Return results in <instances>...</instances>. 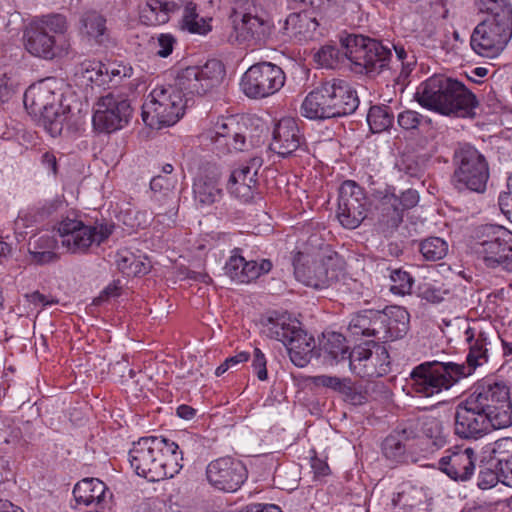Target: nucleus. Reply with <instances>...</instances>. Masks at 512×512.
Wrapping results in <instances>:
<instances>
[{
  "label": "nucleus",
  "mask_w": 512,
  "mask_h": 512,
  "mask_svg": "<svg viewBox=\"0 0 512 512\" xmlns=\"http://www.w3.org/2000/svg\"><path fill=\"white\" fill-rule=\"evenodd\" d=\"M183 452L174 441L157 436L133 442L129 462L137 475L156 482L172 478L183 467Z\"/></svg>",
  "instance_id": "obj_1"
},
{
  "label": "nucleus",
  "mask_w": 512,
  "mask_h": 512,
  "mask_svg": "<svg viewBox=\"0 0 512 512\" xmlns=\"http://www.w3.org/2000/svg\"><path fill=\"white\" fill-rule=\"evenodd\" d=\"M418 104L441 115H469L476 98L464 84L444 75H433L421 82L414 95Z\"/></svg>",
  "instance_id": "obj_2"
},
{
  "label": "nucleus",
  "mask_w": 512,
  "mask_h": 512,
  "mask_svg": "<svg viewBox=\"0 0 512 512\" xmlns=\"http://www.w3.org/2000/svg\"><path fill=\"white\" fill-rule=\"evenodd\" d=\"M68 24L61 14H50L33 20L23 32V45L32 56L52 60L68 52Z\"/></svg>",
  "instance_id": "obj_3"
},
{
  "label": "nucleus",
  "mask_w": 512,
  "mask_h": 512,
  "mask_svg": "<svg viewBox=\"0 0 512 512\" xmlns=\"http://www.w3.org/2000/svg\"><path fill=\"white\" fill-rule=\"evenodd\" d=\"M60 96L55 78L34 83L24 93L25 108L39 117L41 125L52 137L61 134L69 118V110L60 104Z\"/></svg>",
  "instance_id": "obj_4"
},
{
  "label": "nucleus",
  "mask_w": 512,
  "mask_h": 512,
  "mask_svg": "<svg viewBox=\"0 0 512 512\" xmlns=\"http://www.w3.org/2000/svg\"><path fill=\"white\" fill-rule=\"evenodd\" d=\"M293 266L299 282L315 289H323L338 280L343 270V261L328 247H306L295 254Z\"/></svg>",
  "instance_id": "obj_5"
},
{
  "label": "nucleus",
  "mask_w": 512,
  "mask_h": 512,
  "mask_svg": "<svg viewBox=\"0 0 512 512\" xmlns=\"http://www.w3.org/2000/svg\"><path fill=\"white\" fill-rule=\"evenodd\" d=\"M184 90L175 85L156 84L142 104L141 117L150 128L172 126L184 115Z\"/></svg>",
  "instance_id": "obj_6"
},
{
  "label": "nucleus",
  "mask_w": 512,
  "mask_h": 512,
  "mask_svg": "<svg viewBox=\"0 0 512 512\" xmlns=\"http://www.w3.org/2000/svg\"><path fill=\"white\" fill-rule=\"evenodd\" d=\"M263 333L287 348L291 361L298 367L306 366L315 348L313 337L300 326V322L287 314H276L267 318Z\"/></svg>",
  "instance_id": "obj_7"
},
{
  "label": "nucleus",
  "mask_w": 512,
  "mask_h": 512,
  "mask_svg": "<svg viewBox=\"0 0 512 512\" xmlns=\"http://www.w3.org/2000/svg\"><path fill=\"white\" fill-rule=\"evenodd\" d=\"M469 398L494 421V430L512 425L510 388L505 381L483 378L474 385Z\"/></svg>",
  "instance_id": "obj_8"
},
{
  "label": "nucleus",
  "mask_w": 512,
  "mask_h": 512,
  "mask_svg": "<svg viewBox=\"0 0 512 512\" xmlns=\"http://www.w3.org/2000/svg\"><path fill=\"white\" fill-rule=\"evenodd\" d=\"M473 249L487 267L512 271V234L504 227H480Z\"/></svg>",
  "instance_id": "obj_9"
},
{
  "label": "nucleus",
  "mask_w": 512,
  "mask_h": 512,
  "mask_svg": "<svg viewBox=\"0 0 512 512\" xmlns=\"http://www.w3.org/2000/svg\"><path fill=\"white\" fill-rule=\"evenodd\" d=\"M455 363L425 362L415 367L410 375V392L419 397H432L450 389L461 377Z\"/></svg>",
  "instance_id": "obj_10"
},
{
  "label": "nucleus",
  "mask_w": 512,
  "mask_h": 512,
  "mask_svg": "<svg viewBox=\"0 0 512 512\" xmlns=\"http://www.w3.org/2000/svg\"><path fill=\"white\" fill-rule=\"evenodd\" d=\"M341 47L345 50V57L366 72L382 70L392 57L389 44L362 35H347L341 39Z\"/></svg>",
  "instance_id": "obj_11"
},
{
  "label": "nucleus",
  "mask_w": 512,
  "mask_h": 512,
  "mask_svg": "<svg viewBox=\"0 0 512 512\" xmlns=\"http://www.w3.org/2000/svg\"><path fill=\"white\" fill-rule=\"evenodd\" d=\"M61 243L72 253L85 252L89 247L99 246L112 233L107 225H85L76 217H65L55 227Z\"/></svg>",
  "instance_id": "obj_12"
},
{
  "label": "nucleus",
  "mask_w": 512,
  "mask_h": 512,
  "mask_svg": "<svg viewBox=\"0 0 512 512\" xmlns=\"http://www.w3.org/2000/svg\"><path fill=\"white\" fill-rule=\"evenodd\" d=\"M457 168L453 180L458 189H468L481 193L489 178V168L485 157L474 147L465 145L455 154Z\"/></svg>",
  "instance_id": "obj_13"
},
{
  "label": "nucleus",
  "mask_w": 512,
  "mask_h": 512,
  "mask_svg": "<svg viewBox=\"0 0 512 512\" xmlns=\"http://www.w3.org/2000/svg\"><path fill=\"white\" fill-rule=\"evenodd\" d=\"M285 83L283 70L270 62L252 65L240 82L243 93L252 99H261L278 92Z\"/></svg>",
  "instance_id": "obj_14"
},
{
  "label": "nucleus",
  "mask_w": 512,
  "mask_h": 512,
  "mask_svg": "<svg viewBox=\"0 0 512 512\" xmlns=\"http://www.w3.org/2000/svg\"><path fill=\"white\" fill-rule=\"evenodd\" d=\"M511 37V23L483 20L474 28L470 45L479 56L495 58L504 50Z\"/></svg>",
  "instance_id": "obj_15"
},
{
  "label": "nucleus",
  "mask_w": 512,
  "mask_h": 512,
  "mask_svg": "<svg viewBox=\"0 0 512 512\" xmlns=\"http://www.w3.org/2000/svg\"><path fill=\"white\" fill-rule=\"evenodd\" d=\"M348 359L351 372L361 378L380 377L389 371V354L384 346L375 342L354 347Z\"/></svg>",
  "instance_id": "obj_16"
},
{
  "label": "nucleus",
  "mask_w": 512,
  "mask_h": 512,
  "mask_svg": "<svg viewBox=\"0 0 512 512\" xmlns=\"http://www.w3.org/2000/svg\"><path fill=\"white\" fill-rule=\"evenodd\" d=\"M224 66L216 59L203 66L188 67L177 77V85L187 95H204L220 85L224 77Z\"/></svg>",
  "instance_id": "obj_17"
},
{
  "label": "nucleus",
  "mask_w": 512,
  "mask_h": 512,
  "mask_svg": "<svg viewBox=\"0 0 512 512\" xmlns=\"http://www.w3.org/2000/svg\"><path fill=\"white\" fill-rule=\"evenodd\" d=\"M132 108L126 99L108 94L94 107L93 127L101 133H112L124 128L131 118Z\"/></svg>",
  "instance_id": "obj_18"
},
{
  "label": "nucleus",
  "mask_w": 512,
  "mask_h": 512,
  "mask_svg": "<svg viewBox=\"0 0 512 512\" xmlns=\"http://www.w3.org/2000/svg\"><path fill=\"white\" fill-rule=\"evenodd\" d=\"M204 135L220 154L242 152L249 147L243 127L232 117L217 118Z\"/></svg>",
  "instance_id": "obj_19"
},
{
  "label": "nucleus",
  "mask_w": 512,
  "mask_h": 512,
  "mask_svg": "<svg viewBox=\"0 0 512 512\" xmlns=\"http://www.w3.org/2000/svg\"><path fill=\"white\" fill-rule=\"evenodd\" d=\"M206 477L209 484L215 489L233 493L245 483L248 472L240 460L232 457H221L208 464Z\"/></svg>",
  "instance_id": "obj_20"
},
{
  "label": "nucleus",
  "mask_w": 512,
  "mask_h": 512,
  "mask_svg": "<svg viewBox=\"0 0 512 512\" xmlns=\"http://www.w3.org/2000/svg\"><path fill=\"white\" fill-rule=\"evenodd\" d=\"M494 429V421L469 396L455 412V433L461 438L477 439Z\"/></svg>",
  "instance_id": "obj_21"
},
{
  "label": "nucleus",
  "mask_w": 512,
  "mask_h": 512,
  "mask_svg": "<svg viewBox=\"0 0 512 512\" xmlns=\"http://www.w3.org/2000/svg\"><path fill=\"white\" fill-rule=\"evenodd\" d=\"M175 180L169 176L157 175L152 178L150 188L152 199L156 203L155 223L162 227H171L178 213V205L174 195Z\"/></svg>",
  "instance_id": "obj_22"
},
{
  "label": "nucleus",
  "mask_w": 512,
  "mask_h": 512,
  "mask_svg": "<svg viewBox=\"0 0 512 512\" xmlns=\"http://www.w3.org/2000/svg\"><path fill=\"white\" fill-rule=\"evenodd\" d=\"M272 263L268 259L246 260L241 255L240 249H234L229 256L225 266V274L235 283L247 284L272 269Z\"/></svg>",
  "instance_id": "obj_23"
},
{
  "label": "nucleus",
  "mask_w": 512,
  "mask_h": 512,
  "mask_svg": "<svg viewBox=\"0 0 512 512\" xmlns=\"http://www.w3.org/2000/svg\"><path fill=\"white\" fill-rule=\"evenodd\" d=\"M233 29L238 43L261 46L270 38L273 24L269 20L246 13L239 20L233 21Z\"/></svg>",
  "instance_id": "obj_24"
},
{
  "label": "nucleus",
  "mask_w": 512,
  "mask_h": 512,
  "mask_svg": "<svg viewBox=\"0 0 512 512\" xmlns=\"http://www.w3.org/2000/svg\"><path fill=\"white\" fill-rule=\"evenodd\" d=\"M476 453L470 448L456 446L445 451L438 462L439 469L451 479L465 481L475 470Z\"/></svg>",
  "instance_id": "obj_25"
},
{
  "label": "nucleus",
  "mask_w": 512,
  "mask_h": 512,
  "mask_svg": "<svg viewBox=\"0 0 512 512\" xmlns=\"http://www.w3.org/2000/svg\"><path fill=\"white\" fill-rule=\"evenodd\" d=\"M466 342L469 346L467 354V365L456 364L461 377L470 376L477 367L488 362V345L490 344L488 334L477 326H469L465 331Z\"/></svg>",
  "instance_id": "obj_26"
},
{
  "label": "nucleus",
  "mask_w": 512,
  "mask_h": 512,
  "mask_svg": "<svg viewBox=\"0 0 512 512\" xmlns=\"http://www.w3.org/2000/svg\"><path fill=\"white\" fill-rule=\"evenodd\" d=\"M304 144V136L298 122L292 117L281 118L275 125L270 149L279 156L286 157Z\"/></svg>",
  "instance_id": "obj_27"
},
{
  "label": "nucleus",
  "mask_w": 512,
  "mask_h": 512,
  "mask_svg": "<svg viewBox=\"0 0 512 512\" xmlns=\"http://www.w3.org/2000/svg\"><path fill=\"white\" fill-rule=\"evenodd\" d=\"M329 95V102L332 105L335 117H341L353 113L358 105L359 99L356 91L351 85L342 79H332L324 82Z\"/></svg>",
  "instance_id": "obj_28"
},
{
  "label": "nucleus",
  "mask_w": 512,
  "mask_h": 512,
  "mask_svg": "<svg viewBox=\"0 0 512 512\" xmlns=\"http://www.w3.org/2000/svg\"><path fill=\"white\" fill-rule=\"evenodd\" d=\"M259 161L253 159L249 164L235 169L228 180L227 189L231 196L247 202L253 198L257 183Z\"/></svg>",
  "instance_id": "obj_29"
},
{
  "label": "nucleus",
  "mask_w": 512,
  "mask_h": 512,
  "mask_svg": "<svg viewBox=\"0 0 512 512\" xmlns=\"http://www.w3.org/2000/svg\"><path fill=\"white\" fill-rule=\"evenodd\" d=\"M73 495L78 504L85 506H111L113 494L106 484L98 478H85L79 481Z\"/></svg>",
  "instance_id": "obj_30"
},
{
  "label": "nucleus",
  "mask_w": 512,
  "mask_h": 512,
  "mask_svg": "<svg viewBox=\"0 0 512 512\" xmlns=\"http://www.w3.org/2000/svg\"><path fill=\"white\" fill-rule=\"evenodd\" d=\"M61 202L57 199L39 203L37 206L21 210L14 221V233L19 239H25L29 233L28 229L34 230L36 225L46 217L54 213Z\"/></svg>",
  "instance_id": "obj_31"
},
{
  "label": "nucleus",
  "mask_w": 512,
  "mask_h": 512,
  "mask_svg": "<svg viewBox=\"0 0 512 512\" xmlns=\"http://www.w3.org/2000/svg\"><path fill=\"white\" fill-rule=\"evenodd\" d=\"M419 202L418 192L414 189H408L401 195L387 194L381 201L383 215L386 216L387 223L391 226H397L403 218V212L411 209Z\"/></svg>",
  "instance_id": "obj_32"
},
{
  "label": "nucleus",
  "mask_w": 512,
  "mask_h": 512,
  "mask_svg": "<svg viewBox=\"0 0 512 512\" xmlns=\"http://www.w3.org/2000/svg\"><path fill=\"white\" fill-rule=\"evenodd\" d=\"M491 453L496 469V474H490L491 484L500 480L504 485L512 487V438L495 441Z\"/></svg>",
  "instance_id": "obj_33"
},
{
  "label": "nucleus",
  "mask_w": 512,
  "mask_h": 512,
  "mask_svg": "<svg viewBox=\"0 0 512 512\" xmlns=\"http://www.w3.org/2000/svg\"><path fill=\"white\" fill-rule=\"evenodd\" d=\"M328 98L329 95L323 83L305 97L301 105L302 115L311 120L334 118L335 112H333Z\"/></svg>",
  "instance_id": "obj_34"
},
{
  "label": "nucleus",
  "mask_w": 512,
  "mask_h": 512,
  "mask_svg": "<svg viewBox=\"0 0 512 512\" xmlns=\"http://www.w3.org/2000/svg\"><path fill=\"white\" fill-rule=\"evenodd\" d=\"M392 503L403 512H427L429 507L426 491L410 484L400 487L392 498Z\"/></svg>",
  "instance_id": "obj_35"
},
{
  "label": "nucleus",
  "mask_w": 512,
  "mask_h": 512,
  "mask_svg": "<svg viewBox=\"0 0 512 512\" xmlns=\"http://www.w3.org/2000/svg\"><path fill=\"white\" fill-rule=\"evenodd\" d=\"M318 23L307 11L300 10L288 15L284 22L285 34L299 41L307 40L313 36Z\"/></svg>",
  "instance_id": "obj_36"
},
{
  "label": "nucleus",
  "mask_w": 512,
  "mask_h": 512,
  "mask_svg": "<svg viewBox=\"0 0 512 512\" xmlns=\"http://www.w3.org/2000/svg\"><path fill=\"white\" fill-rule=\"evenodd\" d=\"M172 11L171 0H146L139 6V20L146 26L165 24Z\"/></svg>",
  "instance_id": "obj_37"
},
{
  "label": "nucleus",
  "mask_w": 512,
  "mask_h": 512,
  "mask_svg": "<svg viewBox=\"0 0 512 512\" xmlns=\"http://www.w3.org/2000/svg\"><path fill=\"white\" fill-rule=\"evenodd\" d=\"M212 17L201 16L196 4L189 2L183 10L179 20V28L191 34L207 35L212 30Z\"/></svg>",
  "instance_id": "obj_38"
},
{
  "label": "nucleus",
  "mask_w": 512,
  "mask_h": 512,
  "mask_svg": "<svg viewBox=\"0 0 512 512\" xmlns=\"http://www.w3.org/2000/svg\"><path fill=\"white\" fill-rule=\"evenodd\" d=\"M57 240L50 234H43L29 243V254L32 262L36 264H48L58 259L56 253Z\"/></svg>",
  "instance_id": "obj_39"
},
{
  "label": "nucleus",
  "mask_w": 512,
  "mask_h": 512,
  "mask_svg": "<svg viewBox=\"0 0 512 512\" xmlns=\"http://www.w3.org/2000/svg\"><path fill=\"white\" fill-rule=\"evenodd\" d=\"M387 324V330L390 339L403 337L409 329L410 315L408 311L401 306H389L382 311V315Z\"/></svg>",
  "instance_id": "obj_40"
},
{
  "label": "nucleus",
  "mask_w": 512,
  "mask_h": 512,
  "mask_svg": "<svg viewBox=\"0 0 512 512\" xmlns=\"http://www.w3.org/2000/svg\"><path fill=\"white\" fill-rule=\"evenodd\" d=\"M118 269L127 276L144 275L150 270V262L143 255H136L128 249L120 250L116 255Z\"/></svg>",
  "instance_id": "obj_41"
},
{
  "label": "nucleus",
  "mask_w": 512,
  "mask_h": 512,
  "mask_svg": "<svg viewBox=\"0 0 512 512\" xmlns=\"http://www.w3.org/2000/svg\"><path fill=\"white\" fill-rule=\"evenodd\" d=\"M321 350L324 359L330 365L337 364L348 358L347 354H349L345 337L336 332L324 335V342L322 343Z\"/></svg>",
  "instance_id": "obj_42"
},
{
  "label": "nucleus",
  "mask_w": 512,
  "mask_h": 512,
  "mask_svg": "<svg viewBox=\"0 0 512 512\" xmlns=\"http://www.w3.org/2000/svg\"><path fill=\"white\" fill-rule=\"evenodd\" d=\"M428 274V276H423L419 279L417 294L428 302L439 303L444 299L447 291L443 288L440 281L434 279V276H438L437 270L432 269L428 271Z\"/></svg>",
  "instance_id": "obj_43"
},
{
  "label": "nucleus",
  "mask_w": 512,
  "mask_h": 512,
  "mask_svg": "<svg viewBox=\"0 0 512 512\" xmlns=\"http://www.w3.org/2000/svg\"><path fill=\"white\" fill-rule=\"evenodd\" d=\"M476 4L481 13L488 15L485 20L512 24V7L508 0H477Z\"/></svg>",
  "instance_id": "obj_44"
},
{
  "label": "nucleus",
  "mask_w": 512,
  "mask_h": 512,
  "mask_svg": "<svg viewBox=\"0 0 512 512\" xmlns=\"http://www.w3.org/2000/svg\"><path fill=\"white\" fill-rule=\"evenodd\" d=\"M81 22V33L89 40L101 44L107 39L106 20L102 15L97 12H88Z\"/></svg>",
  "instance_id": "obj_45"
},
{
  "label": "nucleus",
  "mask_w": 512,
  "mask_h": 512,
  "mask_svg": "<svg viewBox=\"0 0 512 512\" xmlns=\"http://www.w3.org/2000/svg\"><path fill=\"white\" fill-rule=\"evenodd\" d=\"M365 203L338 206L337 218L348 229L357 228L366 217Z\"/></svg>",
  "instance_id": "obj_46"
},
{
  "label": "nucleus",
  "mask_w": 512,
  "mask_h": 512,
  "mask_svg": "<svg viewBox=\"0 0 512 512\" xmlns=\"http://www.w3.org/2000/svg\"><path fill=\"white\" fill-rule=\"evenodd\" d=\"M196 200L201 204L210 205L220 196L221 188L216 179L199 178L193 185Z\"/></svg>",
  "instance_id": "obj_47"
},
{
  "label": "nucleus",
  "mask_w": 512,
  "mask_h": 512,
  "mask_svg": "<svg viewBox=\"0 0 512 512\" xmlns=\"http://www.w3.org/2000/svg\"><path fill=\"white\" fill-rule=\"evenodd\" d=\"M80 74L83 79L96 86L107 85V70H105V63L95 60H85L80 65Z\"/></svg>",
  "instance_id": "obj_48"
},
{
  "label": "nucleus",
  "mask_w": 512,
  "mask_h": 512,
  "mask_svg": "<svg viewBox=\"0 0 512 512\" xmlns=\"http://www.w3.org/2000/svg\"><path fill=\"white\" fill-rule=\"evenodd\" d=\"M420 252L427 261H438L448 253V243L440 237H430L420 243Z\"/></svg>",
  "instance_id": "obj_49"
},
{
  "label": "nucleus",
  "mask_w": 512,
  "mask_h": 512,
  "mask_svg": "<svg viewBox=\"0 0 512 512\" xmlns=\"http://www.w3.org/2000/svg\"><path fill=\"white\" fill-rule=\"evenodd\" d=\"M366 203L365 193L355 181L346 180L339 188L338 206Z\"/></svg>",
  "instance_id": "obj_50"
},
{
  "label": "nucleus",
  "mask_w": 512,
  "mask_h": 512,
  "mask_svg": "<svg viewBox=\"0 0 512 512\" xmlns=\"http://www.w3.org/2000/svg\"><path fill=\"white\" fill-rule=\"evenodd\" d=\"M367 122L373 133H380L392 125L393 115L387 107L373 106L368 112Z\"/></svg>",
  "instance_id": "obj_51"
},
{
  "label": "nucleus",
  "mask_w": 512,
  "mask_h": 512,
  "mask_svg": "<svg viewBox=\"0 0 512 512\" xmlns=\"http://www.w3.org/2000/svg\"><path fill=\"white\" fill-rule=\"evenodd\" d=\"M310 383L316 387H326L334 391L348 395L352 390L351 381L347 378H339L329 375H317L310 377Z\"/></svg>",
  "instance_id": "obj_52"
},
{
  "label": "nucleus",
  "mask_w": 512,
  "mask_h": 512,
  "mask_svg": "<svg viewBox=\"0 0 512 512\" xmlns=\"http://www.w3.org/2000/svg\"><path fill=\"white\" fill-rule=\"evenodd\" d=\"M389 278L391 281L390 291L393 294L404 296L411 293L414 279L408 272L394 269L390 271Z\"/></svg>",
  "instance_id": "obj_53"
},
{
  "label": "nucleus",
  "mask_w": 512,
  "mask_h": 512,
  "mask_svg": "<svg viewBox=\"0 0 512 512\" xmlns=\"http://www.w3.org/2000/svg\"><path fill=\"white\" fill-rule=\"evenodd\" d=\"M345 56V50L341 52L333 45L322 46L314 55L315 62L323 68H335Z\"/></svg>",
  "instance_id": "obj_54"
},
{
  "label": "nucleus",
  "mask_w": 512,
  "mask_h": 512,
  "mask_svg": "<svg viewBox=\"0 0 512 512\" xmlns=\"http://www.w3.org/2000/svg\"><path fill=\"white\" fill-rule=\"evenodd\" d=\"M391 49L395 51L396 60L400 63L401 72L400 75L408 77L416 65V57L408 51L405 46L400 43H388Z\"/></svg>",
  "instance_id": "obj_55"
},
{
  "label": "nucleus",
  "mask_w": 512,
  "mask_h": 512,
  "mask_svg": "<svg viewBox=\"0 0 512 512\" xmlns=\"http://www.w3.org/2000/svg\"><path fill=\"white\" fill-rule=\"evenodd\" d=\"M120 220L131 229L144 228L149 223V216L146 211L126 209L120 212Z\"/></svg>",
  "instance_id": "obj_56"
},
{
  "label": "nucleus",
  "mask_w": 512,
  "mask_h": 512,
  "mask_svg": "<svg viewBox=\"0 0 512 512\" xmlns=\"http://www.w3.org/2000/svg\"><path fill=\"white\" fill-rule=\"evenodd\" d=\"M372 313H374V310H367L352 318L349 324V330L353 335L370 337L372 318L374 316L371 315Z\"/></svg>",
  "instance_id": "obj_57"
},
{
  "label": "nucleus",
  "mask_w": 512,
  "mask_h": 512,
  "mask_svg": "<svg viewBox=\"0 0 512 512\" xmlns=\"http://www.w3.org/2000/svg\"><path fill=\"white\" fill-rule=\"evenodd\" d=\"M105 70H107V85L111 82L118 83L122 79L131 77L133 69L130 65L123 62H108L105 63Z\"/></svg>",
  "instance_id": "obj_58"
},
{
  "label": "nucleus",
  "mask_w": 512,
  "mask_h": 512,
  "mask_svg": "<svg viewBox=\"0 0 512 512\" xmlns=\"http://www.w3.org/2000/svg\"><path fill=\"white\" fill-rule=\"evenodd\" d=\"M177 44L176 38L170 33H161L155 38L154 50L157 56L166 58L174 50Z\"/></svg>",
  "instance_id": "obj_59"
},
{
  "label": "nucleus",
  "mask_w": 512,
  "mask_h": 512,
  "mask_svg": "<svg viewBox=\"0 0 512 512\" xmlns=\"http://www.w3.org/2000/svg\"><path fill=\"white\" fill-rule=\"evenodd\" d=\"M424 120L423 115L413 110H405L398 114L397 122L405 130L418 128Z\"/></svg>",
  "instance_id": "obj_60"
},
{
  "label": "nucleus",
  "mask_w": 512,
  "mask_h": 512,
  "mask_svg": "<svg viewBox=\"0 0 512 512\" xmlns=\"http://www.w3.org/2000/svg\"><path fill=\"white\" fill-rule=\"evenodd\" d=\"M371 315H374L372 318V325L370 329V336L376 337L377 339H390V334L387 330V324L382 315V311H374Z\"/></svg>",
  "instance_id": "obj_61"
},
{
  "label": "nucleus",
  "mask_w": 512,
  "mask_h": 512,
  "mask_svg": "<svg viewBox=\"0 0 512 512\" xmlns=\"http://www.w3.org/2000/svg\"><path fill=\"white\" fill-rule=\"evenodd\" d=\"M266 365L267 360L264 353L259 348H255L253 352L252 368L261 381H265L268 378Z\"/></svg>",
  "instance_id": "obj_62"
},
{
  "label": "nucleus",
  "mask_w": 512,
  "mask_h": 512,
  "mask_svg": "<svg viewBox=\"0 0 512 512\" xmlns=\"http://www.w3.org/2000/svg\"><path fill=\"white\" fill-rule=\"evenodd\" d=\"M383 452L387 458L397 459L404 454L405 449L396 437H387L383 443Z\"/></svg>",
  "instance_id": "obj_63"
},
{
  "label": "nucleus",
  "mask_w": 512,
  "mask_h": 512,
  "mask_svg": "<svg viewBox=\"0 0 512 512\" xmlns=\"http://www.w3.org/2000/svg\"><path fill=\"white\" fill-rule=\"evenodd\" d=\"M498 204L501 212L508 217H512V190L508 189L500 193Z\"/></svg>",
  "instance_id": "obj_64"
}]
</instances>
